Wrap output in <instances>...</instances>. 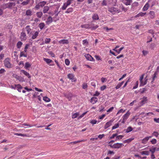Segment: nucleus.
I'll use <instances>...</instances> for the list:
<instances>
[{
	"mask_svg": "<svg viewBox=\"0 0 159 159\" xmlns=\"http://www.w3.org/2000/svg\"><path fill=\"white\" fill-rule=\"evenodd\" d=\"M152 134L153 136H154L156 137H157L159 135V133L157 132H153Z\"/></svg>",
	"mask_w": 159,
	"mask_h": 159,
	"instance_id": "47",
	"label": "nucleus"
},
{
	"mask_svg": "<svg viewBox=\"0 0 159 159\" xmlns=\"http://www.w3.org/2000/svg\"><path fill=\"white\" fill-rule=\"evenodd\" d=\"M4 64L5 66L7 68H10L12 67V65L11 64L10 61V59L8 58H6L4 61Z\"/></svg>",
	"mask_w": 159,
	"mask_h": 159,
	"instance_id": "4",
	"label": "nucleus"
},
{
	"mask_svg": "<svg viewBox=\"0 0 159 159\" xmlns=\"http://www.w3.org/2000/svg\"><path fill=\"white\" fill-rule=\"evenodd\" d=\"M16 5V4L14 2H11L3 4L2 5V7L3 9L7 8L11 9Z\"/></svg>",
	"mask_w": 159,
	"mask_h": 159,
	"instance_id": "2",
	"label": "nucleus"
},
{
	"mask_svg": "<svg viewBox=\"0 0 159 159\" xmlns=\"http://www.w3.org/2000/svg\"><path fill=\"white\" fill-rule=\"evenodd\" d=\"M69 43V40L67 39H62L59 41V43L60 44H67Z\"/></svg>",
	"mask_w": 159,
	"mask_h": 159,
	"instance_id": "12",
	"label": "nucleus"
},
{
	"mask_svg": "<svg viewBox=\"0 0 159 159\" xmlns=\"http://www.w3.org/2000/svg\"><path fill=\"white\" fill-rule=\"evenodd\" d=\"M39 34V32H38V31L35 32L34 33L33 35V36L32 37V39H34L35 38H36V37Z\"/></svg>",
	"mask_w": 159,
	"mask_h": 159,
	"instance_id": "23",
	"label": "nucleus"
},
{
	"mask_svg": "<svg viewBox=\"0 0 159 159\" xmlns=\"http://www.w3.org/2000/svg\"><path fill=\"white\" fill-rule=\"evenodd\" d=\"M97 121L95 120H90V123L93 124H95L97 123Z\"/></svg>",
	"mask_w": 159,
	"mask_h": 159,
	"instance_id": "49",
	"label": "nucleus"
},
{
	"mask_svg": "<svg viewBox=\"0 0 159 159\" xmlns=\"http://www.w3.org/2000/svg\"><path fill=\"white\" fill-rule=\"evenodd\" d=\"M43 99L44 101L47 102H48L50 101V99L46 96L43 97Z\"/></svg>",
	"mask_w": 159,
	"mask_h": 159,
	"instance_id": "36",
	"label": "nucleus"
},
{
	"mask_svg": "<svg viewBox=\"0 0 159 159\" xmlns=\"http://www.w3.org/2000/svg\"><path fill=\"white\" fill-rule=\"evenodd\" d=\"M124 145L122 143H117L113 145L112 148H119L123 147Z\"/></svg>",
	"mask_w": 159,
	"mask_h": 159,
	"instance_id": "7",
	"label": "nucleus"
},
{
	"mask_svg": "<svg viewBox=\"0 0 159 159\" xmlns=\"http://www.w3.org/2000/svg\"><path fill=\"white\" fill-rule=\"evenodd\" d=\"M125 110H123V109H120L117 112V115H118L120 113H123L125 111Z\"/></svg>",
	"mask_w": 159,
	"mask_h": 159,
	"instance_id": "58",
	"label": "nucleus"
},
{
	"mask_svg": "<svg viewBox=\"0 0 159 159\" xmlns=\"http://www.w3.org/2000/svg\"><path fill=\"white\" fill-rule=\"evenodd\" d=\"M65 63L66 65L68 66L69 65L70 61L68 59H66L65 60Z\"/></svg>",
	"mask_w": 159,
	"mask_h": 159,
	"instance_id": "57",
	"label": "nucleus"
},
{
	"mask_svg": "<svg viewBox=\"0 0 159 159\" xmlns=\"http://www.w3.org/2000/svg\"><path fill=\"white\" fill-rule=\"evenodd\" d=\"M51 41L50 38H46L44 40V43L46 44L49 43Z\"/></svg>",
	"mask_w": 159,
	"mask_h": 159,
	"instance_id": "43",
	"label": "nucleus"
},
{
	"mask_svg": "<svg viewBox=\"0 0 159 159\" xmlns=\"http://www.w3.org/2000/svg\"><path fill=\"white\" fill-rule=\"evenodd\" d=\"M30 0H26L21 3V4L23 6L26 5L28 4L30 2Z\"/></svg>",
	"mask_w": 159,
	"mask_h": 159,
	"instance_id": "31",
	"label": "nucleus"
},
{
	"mask_svg": "<svg viewBox=\"0 0 159 159\" xmlns=\"http://www.w3.org/2000/svg\"><path fill=\"white\" fill-rule=\"evenodd\" d=\"M114 109V107H111L110 109H109L108 110H107V112H111L113 109Z\"/></svg>",
	"mask_w": 159,
	"mask_h": 159,
	"instance_id": "62",
	"label": "nucleus"
},
{
	"mask_svg": "<svg viewBox=\"0 0 159 159\" xmlns=\"http://www.w3.org/2000/svg\"><path fill=\"white\" fill-rule=\"evenodd\" d=\"M108 11L112 14H115L119 13L120 11L118 8L113 7H108Z\"/></svg>",
	"mask_w": 159,
	"mask_h": 159,
	"instance_id": "3",
	"label": "nucleus"
},
{
	"mask_svg": "<svg viewBox=\"0 0 159 159\" xmlns=\"http://www.w3.org/2000/svg\"><path fill=\"white\" fill-rule=\"evenodd\" d=\"M124 82V81H122L121 83H119L116 87V89H119L122 85Z\"/></svg>",
	"mask_w": 159,
	"mask_h": 159,
	"instance_id": "33",
	"label": "nucleus"
},
{
	"mask_svg": "<svg viewBox=\"0 0 159 159\" xmlns=\"http://www.w3.org/2000/svg\"><path fill=\"white\" fill-rule=\"evenodd\" d=\"M149 6V5L148 3H147L143 7V11H147L148 8Z\"/></svg>",
	"mask_w": 159,
	"mask_h": 159,
	"instance_id": "21",
	"label": "nucleus"
},
{
	"mask_svg": "<svg viewBox=\"0 0 159 159\" xmlns=\"http://www.w3.org/2000/svg\"><path fill=\"white\" fill-rule=\"evenodd\" d=\"M105 116V114H103L102 116H99V118L100 119H102Z\"/></svg>",
	"mask_w": 159,
	"mask_h": 159,
	"instance_id": "63",
	"label": "nucleus"
},
{
	"mask_svg": "<svg viewBox=\"0 0 159 159\" xmlns=\"http://www.w3.org/2000/svg\"><path fill=\"white\" fill-rule=\"evenodd\" d=\"M124 48V47H121L117 51H116V52L118 53V54H119L121 51Z\"/></svg>",
	"mask_w": 159,
	"mask_h": 159,
	"instance_id": "61",
	"label": "nucleus"
},
{
	"mask_svg": "<svg viewBox=\"0 0 159 159\" xmlns=\"http://www.w3.org/2000/svg\"><path fill=\"white\" fill-rule=\"evenodd\" d=\"M67 6H68L66 3H65L64 4V5H63V7H61V9L62 10H65L66 9V8H67Z\"/></svg>",
	"mask_w": 159,
	"mask_h": 159,
	"instance_id": "46",
	"label": "nucleus"
},
{
	"mask_svg": "<svg viewBox=\"0 0 159 159\" xmlns=\"http://www.w3.org/2000/svg\"><path fill=\"white\" fill-rule=\"evenodd\" d=\"M24 51H22L20 52V57H27V55L26 54H25Z\"/></svg>",
	"mask_w": 159,
	"mask_h": 159,
	"instance_id": "34",
	"label": "nucleus"
},
{
	"mask_svg": "<svg viewBox=\"0 0 159 159\" xmlns=\"http://www.w3.org/2000/svg\"><path fill=\"white\" fill-rule=\"evenodd\" d=\"M65 96L68 98L69 101H70L71 100L72 95L70 93H68L65 94Z\"/></svg>",
	"mask_w": 159,
	"mask_h": 159,
	"instance_id": "20",
	"label": "nucleus"
},
{
	"mask_svg": "<svg viewBox=\"0 0 159 159\" xmlns=\"http://www.w3.org/2000/svg\"><path fill=\"white\" fill-rule=\"evenodd\" d=\"M39 26L41 30L45 26V24L43 23H41L39 24Z\"/></svg>",
	"mask_w": 159,
	"mask_h": 159,
	"instance_id": "28",
	"label": "nucleus"
},
{
	"mask_svg": "<svg viewBox=\"0 0 159 159\" xmlns=\"http://www.w3.org/2000/svg\"><path fill=\"white\" fill-rule=\"evenodd\" d=\"M17 80H18L20 82H24L25 81V80L24 79V78L22 77L21 76H18V79Z\"/></svg>",
	"mask_w": 159,
	"mask_h": 159,
	"instance_id": "29",
	"label": "nucleus"
},
{
	"mask_svg": "<svg viewBox=\"0 0 159 159\" xmlns=\"http://www.w3.org/2000/svg\"><path fill=\"white\" fill-rule=\"evenodd\" d=\"M130 115V113L129 112V111H128L127 113L125 114L122 117L123 120L122 121V123H124L126 120L128 119L129 116Z\"/></svg>",
	"mask_w": 159,
	"mask_h": 159,
	"instance_id": "5",
	"label": "nucleus"
},
{
	"mask_svg": "<svg viewBox=\"0 0 159 159\" xmlns=\"http://www.w3.org/2000/svg\"><path fill=\"white\" fill-rule=\"evenodd\" d=\"M67 76L69 79L72 80V81L75 82L76 81V79L74 78V76L73 74H68Z\"/></svg>",
	"mask_w": 159,
	"mask_h": 159,
	"instance_id": "10",
	"label": "nucleus"
},
{
	"mask_svg": "<svg viewBox=\"0 0 159 159\" xmlns=\"http://www.w3.org/2000/svg\"><path fill=\"white\" fill-rule=\"evenodd\" d=\"M119 126V123L116 124L114 126L112 127V129H114L118 128Z\"/></svg>",
	"mask_w": 159,
	"mask_h": 159,
	"instance_id": "44",
	"label": "nucleus"
},
{
	"mask_svg": "<svg viewBox=\"0 0 159 159\" xmlns=\"http://www.w3.org/2000/svg\"><path fill=\"white\" fill-rule=\"evenodd\" d=\"M141 154L142 155H148L149 154V152L148 151H143L141 152Z\"/></svg>",
	"mask_w": 159,
	"mask_h": 159,
	"instance_id": "38",
	"label": "nucleus"
},
{
	"mask_svg": "<svg viewBox=\"0 0 159 159\" xmlns=\"http://www.w3.org/2000/svg\"><path fill=\"white\" fill-rule=\"evenodd\" d=\"M123 2L125 5H128L132 2V0H123Z\"/></svg>",
	"mask_w": 159,
	"mask_h": 159,
	"instance_id": "16",
	"label": "nucleus"
},
{
	"mask_svg": "<svg viewBox=\"0 0 159 159\" xmlns=\"http://www.w3.org/2000/svg\"><path fill=\"white\" fill-rule=\"evenodd\" d=\"M92 17L93 20H98L99 18L98 15L97 14H94Z\"/></svg>",
	"mask_w": 159,
	"mask_h": 159,
	"instance_id": "25",
	"label": "nucleus"
},
{
	"mask_svg": "<svg viewBox=\"0 0 159 159\" xmlns=\"http://www.w3.org/2000/svg\"><path fill=\"white\" fill-rule=\"evenodd\" d=\"M149 14L150 17L151 18L153 19L155 17V15L153 11H150Z\"/></svg>",
	"mask_w": 159,
	"mask_h": 159,
	"instance_id": "19",
	"label": "nucleus"
},
{
	"mask_svg": "<svg viewBox=\"0 0 159 159\" xmlns=\"http://www.w3.org/2000/svg\"><path fill=\"white\" fill-rule=\"evenodd\" d=\"M25 29L28 34H31L32 32L31 29L30 28V26H27L26 27Z\"/></svg>",
	"mask_w": 159,
	"mask_h": 159,
	"instance_id": "14",
	"label": "nucleus"
},
{
	"mask_svg": "<svg viewBox=\"0 0 159 159\" xmlns=\"http://www.w3.org/2000/svg\"><path fill=\"white\" fill-rule=\"evenodd\" d=\"M154 120L156 123H159V118H154Z\"/></svg>",
	"mask_w": 159,
	"mask_h": 159,
	"instance_id": "64",
	"label": "nucleus"
},
{
	"mask_svg": "<svg viewBox=\"0 0 159 159\" xmlns=\"http://www.w3.org/2000/svg\"><path fill=\"white\" fill-rule=\"evenodd\" d=\"M22 44V43L21 42H20V41L18 42L17 43V45H16L17 48H20V47H21Z\"/></svg>",
	"mask_w": 159,
	"mask_h": 159,
	"instance_id": "37",
	"label": "nucleus"
},
{
	"mask_svg": "<svg viewBox=\"0 0 159 159\" xmlns=\"http://www.w3.org/2000/svg\"><path fill=\"white\" fill-rule=\"evenodd\" d=\"M114 121V120H111L107 122L104 127V128L105 129H106L108 127H110L112 124V123Z\"/></svg>",
	"mask_w": 159,
	"mask_h": 159,
	"instance_id": "8",
	"label": "nucleus"
},
{
	"mask_svg": "<svg viewBox=\"0 0 159 159\" xmlns=\"http://www.w3.org/2000/svg\"><path fill=\"white\" fill-rule=\"evenodd\" d=\"M79 115V113L77 112L74 113L72 115V118L74 119L76 118Z\"/></svg>",
	"mask_w": 159,
	"mask_h": 159,
	"instance_id": "32",
	"label": "nucleus"
},
{
	"mask_svg": "<svg viewBox=\"0 0 159 159\" xmlns=\"http://www.w3.org/2000/svg\"><path fill=\"white\" fill-rule=\"evenodd\" d=\"M49 7H45L43 9V12L44 13H46L49 10Z\"/></svg>",
	"mask_w": 159,
	"mask_h": 159,
	"instance_id": "27",
	"label": "nucleus"
},
{
	"mask_svg": "<svg viewBox=\"0 0 159 159\" xmlns=\"http://www.w3.org/2000/svg\"><path fill=\"white\" fill-rule=\"evenodd\" d=\"M134 139L133 138H129L128 139L125 140L124 141V143H129V142H130L131 141Z\"/></svg>",
	"mask_w": 159,
	"mask_h": 159,
	"instance_id": "42",
	"label": "nucleus"
},
{
	"mask_svg": "<svg viewBox=\"0 0 159 159\" xmlns=\"http://www.w3.org/2000/svg\"><path fill=\"white\" fill-rule=\"evenodd\" d=\"M87 87V85L86 83H84L83 84L82 88L83 89H85Z\"/></svg>",
	"mask_w": 159,
	"mask_h": 159,
	"instance_id": "60",
	"label": "nucleus"
},
{
	"mask_svg": "<svg viewBox=\"0 0 159 159\" xmlns=\"http://www.w3.org/2000/svg\"><path fill=\"white\" fill-rule=\"evenodd\" d=\"M114 142V141L111 140L108 143L109 145V146H110V147L111 148H112V147L113 146L112 144Z\"/></svg>",
	"mask_w": 159,
	"mask_h": 159,
	"instance_id": "50",
	"label": "nucleus"
},
{
	"mask_svg": "<svg viewBox=\"0 0 159 159\" xmlns=\"http://www.w3.org/2000/svg\"><path fill=\"white\" fill-rule=\"evenodd\" d=\"M156 149V148H153L152 149H150V151L152 154H153L155 151Z\"/></svg>",
	"mask_w": 159,
	"mask_h": 159,
	"instance_id": "51",
	"label": "nucleus"
},
{
	"mask_svg": "<svg viewBox=\"0 0 159 159\" xmlns=\"http://www.w3.org/2000/svg\"><path fill=\"white\" fill-rule=\"evenodd\" d=\"M87 113V112H84L81 115H80V116H79L78 117V119H80L81 118H82Z\"/></svg>",
	"mask_w": 159,
	"mask_h": 159,
	"instance_id": "59",
	"label": "nucleus"
},
{
	"mask_svg": "<svg viewBox=\"0 0 159 159\" xmlns=\"http://www.w3.org/2000/svg\"><path fill=\"white\" fill-rule=\"evenodd\" d=\"M43 60L47 64H49L52 61L51 60L48 58H44Z\"/></svg>",
	"mask_w": 159,
	"mask_h": 159,
	"instance_id": "26",
	"label": "nucleus"
},
{
	"mask_svg": "<svg viewBox=\"0 0 159 159\" xmlns=\"http://www.w3.org/2000/svg\"><path fill=\"white\" fill-rule=\"evenodd\" d=\"M141 100L140 102V107L146 103L148 101L147 98L146 97H144L140 99Z\"/></svg>",
	"mask_w": 159,
	"mask_h": 159,
	"instance_id": "6",
	"label": "nucleus"
},
{
	"mask_svg": "<svg viewBox=\"0 0 159 159\" xmlns=\"http://www.w3.org/2000/svg\"><path fill=\"white\" fill-rule=\"evenodd\" d=\"M143 56H146L148 53V52L146 50H143L142 51Z\"/></svg>",
	"mask_w": 159,
	"mask_h": 159,
	"instance_id": "40",
	"label": "nucleus"
},
{
	"mask_svg": "<svg viewBox=\"0 0 159 159\" xmlns=\"http://www.w3.org/2000/svg\"><path fill=\"white\" fill-rule=\"evenodd\" d=\"M148 140V137H146L142 140L141 142L142 143L145 144L147 143Z\"/></svg>",
	"mask_w": 159,
	"mask_h": 159,
	"instance_id": "22",
	"label": "nucleus"
},
{
	"mask_svg": "<svg viewBox=\"0 0 159 159\" xmlns=\"http://www.w3.org/2000/svg\"><path fill=\"white\" fill-rule=\"evenodd\" d=\"M33 14V11L30 10H28L26 11V15L28 16H31Z\"/></svg>",
	"mask_w": 159,
	"mask_h": 159,
	"instance_id": "18",
	"label": "nucleus"
},
{
	"mask_svg": "<svg viewBox=\"0 0 159 159\" xmlns=\"http://www.w3.org/2000/svg\"><path fill=\"white\" fill-rule=\"evenodd\" d=\"M20 38L22 41L25 40L27 39L25 33L24 32H22L20 34Z\"/></svg>",
	"mask_w": 159,
	"mask_h": 159,
	"instance_id": "9",
	"label": "nucleus"
},
{
	"mask_svg": "<svg viewBox=\"0 0 159 159\" xmlns=\"http://www.w3.org/2000/svg\"><path fill=\"white\" fill-rule=\"evenodd\" d=\"M132 128L131 127L129 126L126 129V133H128L132 131Z\"/></svg>",
	"mask_w": 159,
	"mask_h": 159,
	"instance_id": "41",
	"label": "nucleus"
},
{
	"mask_svg": "<svg viewBox=\"0 0 159 159\" xmlns=\"http://www.w3.org/2000/svg\"><path fill=\"white\" fill-rule=\"evenodd\" d=\"M88 42L87 41V40H84L83 41V44L84 45L86 46L88 44Z\"/></svg>",
	"mask_w": 159,
	"mask_h": 159,
	"instance_id": "56",
	"label": "nucleus"
},
{
	"mask_svg": "<svg viewBox=\"0 0 159 159\" xmlns=\"http://www.w3.org/2000/svg\"><path fill=\"white\" fill-rule=\"evenodd\" d=\"M15 87L16 89H21L23 88V87L20 84H15Z\"/></svg>",
	"mask_w": 159,
	"mask_h": 159,
	"instance_id": "39",
	"label": "nucleus"
},
{
	"mask_svg": "<svg viewBox=\"0 0 159 159\" xmlns=\"http://www.w3.org/2000/svg\"><path fill=\"white\" fill-rule=\"evenodd\" d=\"M39 6H40V7H43V6H44V5L46 4V2L44 1H43V2H40V3H39Z\"/></svg>",
	"mask_w": 159,
	"mask_h": 159,
	"instance_id": "45",
	"label": "nucleus"
},
{
	"mask_svg": "<svg viewBox=\"0 0 159 159\" xmlns=\"http://www.w3.org/2000/svg\"><path fill=\"white\" fill-rule=\"evenodd\" d=\"M147 76L145 74H143L140 77V86H143L147 84L148 79Z\"/></svg>",
	"mask_w": 159,
	"mask_h": 159,
	"instance_id": "1",
	"label": "nucleus"
},
{
	"mask_svg": "<svg viewBox=\"0 0 159 159\" xmlns=\"http://www.w3.org/2000/svg\"><path fill=\"white\" fill-rule=\"evenodd\" d=\"M98 99L95 97H93L91 98L90 100V102L93 104H94L96 103L98 101Z\"/></svg>",
	"mask_w": 159,
	"mask_h": 159,
	"instance_id": "13",
	"label": "nucleus"
},
{
	"mask_svg": "<svg viewBox=\"0 0 159 159\" xmlns=\"http://www.w3.org/2000/svg\"><path fill=\"white\" fill-rule=\"evenodd\" d=\"M157 73L156 72H155L153 75V77H152L153 81L155 79L157 78Z\"/></svg>",
	"mask_w": 159,
	"mask_h": 159,
	"instance_id": "52",
	"label": "nucleus"
},
{
	"mask_svg": "<svg viewBox=\"0 0 159 159\" xmlns=\"http://www.w3.org/2000/svg\"><path fill=\"white\" fill-rule=\"evenodd\" d=\"M85 58L88 60L93 61L94 60L93 58L89 54H85L84 55Z\"/></svg>",
	"mask_w": 159,
	"mask_h": 159,
	"instance_id": "11",
	"label": "nucleus"
},
{
	"mask_svg": "<svg viewBox=\"0 0 159 159\" xmlns=\"http://www.w3.org/2000/svg\"><path fill=\"white\" fill-rule=\"evenodd\" d=\"M30 46L29 44H26L25 46L24 49L25 52H27V50L28 48Z\"/></svg>",
	"mask_w": 159,
	"mask_h": 159,
	"instance_id": "54",
	"label": "nucleus"
},
{
	"mask_svg": "<svg viewBox=\"0 0 159 159\" xmlns=\"http://www.w3.org/2000/svg\"><path fill=\"white\" fill-rule=\"evenodd\" d=\"M21 72H22L25 75L27 76L29 78H31V76L30 75L29 73L27 72L25 70H21Z\"/></svg>",
	"mask_w": 159,
	"mask_h": 159,
	"instance_id": "15",
	"label": "nucleus"
},
{
	"mask_svg": "<svg viewBox=\"0 0 159 159\" xmlns=\"http://www.w3.org/2000/svg\"><path fill=\"white\" fill-rule=\"evenodd\" d=\"M73 11V8H69L66 11L65 13H69L72 12Z\"/></svg>",
	"mask_w": 159,
	"mask_h": 159,
	"instance_id": "30",
	"label": "nucleus"
},
{
	"mask_svg": "<svg viewBox=\"0 0 159 159\" xmlns=\"http://www.w3.org/2000/svg\"><path fill=\"white\" fill-rule=\"evenodd\" d=\"M31 66V64L29 62H27L25 63L24 67L25 69L28 70L29 68Z\"/></svg>",
	"mask_w": 159,
	"mask_h": 159,
	"instance_id": "24",
	"label": "nucleus"
},
{
	"mask_svg": "<svg viewBox=\"0 0 159 159\" xmlns=\"http://www.w3.org/2000/svg\"><path fill=\"white\" fill-rule=\"evenodd\" d=\"M124 136L122 135H119L118 136H117L116 137V139L117 140H120V139H122L123 137Z\"/></svg>",
	"mask_w": 159,
	"mask_h": 159,
	"instance_id": "55",
	"label": "nucleus"
},
{
	"mask_svg": "<svg viewBox=\"0 0 159 159\" xmlns=\"http://www.w3.org/2000/svg\"><path fill=\"white\" fill-rule=\"evenodd\" d=\"M73 0H68L66 3L67 5L68 6H69L72 2V1Z\"/></svg>",
	"mask_w": 159,
	"mask_h": 159,
	"instance_id": "48",
	"label": "nucleus"
},
{
	"mask_svg": "<svg viewBox=\"0 0 159 159\" xmlns=\"http://www.w3.org/2000/svg\"><path fill=\"white\" fill-rule=\"evenodd\" d=\"M52 18L51 16H49L46 21V23L48 25L52 23Z\"/></svg>",
	"mask_w": 159,
	"mask_h": 159,
	"instance_id": "17",
	"label": "nucleus"
},
{
	"mask_svg": "<svg viewBox=\"0 0 159 159\" xmlns=\"http://www.w3.org/2000/svg\"><path fill=\"white\" fill-rule=\"evenodd\" d=\"M151 142L152 144H155L157 143V140L155 139H153L151 141Z\"/></svg>",
	"mask_w": 159,
	"mask_h": 159,
	"instance_id": "53",
	"label": "nucleus"
},
{
	"mask_svg": "<svg viewBox=\"0 0 159 159\" xmlns=\"http://www.w3.org/2000/svg\"><path fill=\"white\" fill-rule=\"evenodd\" d=\"M42 15L43 13L41 11L38 12L36 13L37 16L39 18H41Z\"/></svg>",
	"mask_w": 159,
	"mask_h": 159,
	"instance_id": "35",
	"label": "nucleus"
}]
</instances>
